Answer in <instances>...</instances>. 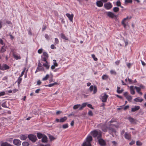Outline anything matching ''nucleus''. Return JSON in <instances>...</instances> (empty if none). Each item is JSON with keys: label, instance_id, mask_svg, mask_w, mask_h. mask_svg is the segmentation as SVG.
<instances>
[{"label": "nucleus", "instance_id": "43", "mask_svg": "<svg viewBox=\"0 0 146 146\" xmlns=\"http://www.w3.org/2000/svg\"><path fill=\"white\" fill-rule=\"evenodd\" d=\"M110 73L111 74H113L114 75H115L117 73L115 70H111L110 71Z\"/></svg>", "mask_w": 146, "mask_h": 146}, {"label": "nucleus", "instance_id": "62", "mask_svg": "<svg viewBox=\"0 0 146 146\" xmlns=\"http://www.w3.org/2000/svg\"><path fill=\"white\" fill-rule=\"evenodd\" d=\"M129 107V106L128 105L126 106H125L124 108V110H126Z\"/></svg>", "mask_w": 146, "mask_h": 146}, {"label": "nucleus", "instance_id": "13", "mask_svg": "<svg viewBox=\"0 0 146 146\" xmlns=\"http://www.w3.org/2000/svg\"><path fill=\"white\" fill-rule=\"evenodd\" d=\"M13 142L15 145L17 146L20 145L21 143V141L19 140L16 139L13 140Z\"/></svg>", "mask_w": 146, "mask_h": 146}, {"label": "nucleus", "instance_id": "35", "mask_svg": "<svg viewBox=\"0 0 146 146\" xmlns=\"http://www.w3.org/2000/svg\"><path fill=\"white\" fill-rule=\"evenodd\" d=\"M81 105L80 104L75 105L73 107V109L74 110H76Z\"/></svg>", "mask_w": 146, "mask_h": 146}, {"label": "nucleus", "instance_id": "26", "mask_svg": "<svg viewBox=\"0 0 146 146\" xmlns=\"http://www.w3.org/2000/svg\"><path fill=\"white\" fill-rule=\"evenodd\" d=\"M42 142L43 143H46L47 142V138L46 136H44L42 137Z\"/></svg>", "mask_w": 146, "mask_h": 146}, {"label": "nucleus", "instance_id": "23", "mask_svg": "<svg viewBox=\"0 0 146 146\" xmlns=\"http://www.w3.org/2000/svg\"><path fill=\"white\" fill-rule=\"evenodd\" d=\"M1 70H5L8 69L9 68V67L7 65L5 64L1 66Z\"/></svg>", "mask_w": 146, "mask_h": 146}, {"label": "nucleus", "instance_id": "30", "mask_svg": "<svg viewBox=\"0 0 146 146\" xmlns=\"http://www.w3.org/2000/svg\"><path fill=\"white\" fill-rule=\"evenodd\" d=\"M120 87H119V86H117V92L118 93H119V94H120V93H122L123 92V89H122L121 90H120Z\"/></svg>", "mask_w": 146, "mask_h": 146}, {"label": "nucleus", "instance_id": "55", "mask_svg": "<svg viewBox=\"0 0 146 146\" xmlns=\"http://www.w3.org/2000/svg\"><path fill=\"white\" fill-rule=\"evenodd\" d=\"M87 106H88V107L90 108H91V109H94V108L92 106L91 104H87Z\"/></svg>", "mask_w": 146, "mask_h": 146}, {"label": "nucleus", "instance_id": "37", "mask_svg": "<svg viewBox=\"0 0 146 146\" xmlns=\"http://www.w3.org/2000/svg\"><path fill=\"white\" fill-rule=\"evenodd\" d=\"M22 145L23 146H28L29 145V144L28 142L25 141L22 143Z\"/></svg>", "mask_w": 146, "mask_h": 146}, {"label": "nucleus", "instance_id": "20", "mask_svg": "<svg viewBox=\"0 0 146 146\" xmlns=\"http://www.w3.org/2000/svg\"><path fill=\"white\" fill-rule=\"evenodd\" d=\"M101 129L104 132H107L108 129V127L105 125H102Z\"/></svg>", "mask_w": 146, "mask_h": 146}, {"label": "nucleus", "instance_id": "54", "mask_svg": "<svg viewBox=\"0 0 146 146\" xmlns=\"http://www.w3.org/2000/svg\"><path fill=\"white\" fill-rule=\"evenodd\" d=\"M50 48L52 49H54L56 48V47L54 46V44H52L50 46Z\"/></svg>", "mask_w": 146, "mask_h": 146}, {"label": "nucleus", "instance_id": "49", "mask_svg": "<svg viewBox=\"0 0 146 146\" xmlns=\"http://www.w3.org/2000/svg\"><path fill=\"white\" fill-rule=\"evenodd\" d=\"M88 115L90 116H92L93 115V113L92 111L91 110H89L88 113Z\"/></svg>", "mask_w": 146, "mask_h": 146}, {"label": "nucleus", "instance_id": "17", "mask_svg": "<svg viewBox=\"0 0 146 146\" xmlns=\"http://www.w3.org/2000/svg\"><path fill=\"white\" fill-rule=\"evenodd\" d=\"M45 63H44L43 64V66L47 70L49 69L50 68L49 63L48 61L45 62Z\"/></svg>", "mask_w": 146, "mask_h": 146}, {"label": "nucleus", "instance_id": "12", "mask_svg": "<svg viewBox=\"0 0 146 146\" xmlns=\"http://www.w3.org/2000/svg\"><path fill=\"white\" fill-rule=\"evenodd\" d=\"M109 133L111 134L113 137H114V136L113 134V133H115L116 132L115 129L113 128H111V127H110L109 128Z\"/></svg>", "mask_w": 146, "mask_h": 146}, {"label": "nucleus", "instance_id": "48", "mask_svg": "<svg viewBox=\"0 0 146 146\" xmlns=\"http://www.w3.org/2000/svg\"><path fill=\"white\" fill-rule=\"evenodd\" d=\"M92 57L94 59L95 61H97L98 60V58L95 57V56L94 54L92 55Z\"/></svg>", "mask_w": 146, "mask_h": 146}, {"label": "nucleus", "instance_id": "51", "mask_svg": "<svg viewBox=\"0 0 146 146\" xmlns=\"http://www.w3.org/2000/svg\"><path fill=\"white\" fill-rule=\"evenodd\" d=\"M53 61L54 62H53V65L55 66H57L58 65V64L56 62V60H53Z\"/></svg>", "mask_w": 146, "mask_h": 146}, {"label": "nucleus", "instance_id": "53", "mask_svg": "<svg viewBox=\"0 0 146 146\" xmlns=\"http://www.w3.org/2000/svg\"><path fill=\"white\" fill-rule=\"evenodd\" d=\"M139 88H140V89L141 90V89H143L145 88V87L142 84H140L139 85V86L138 87Z\"/></svg>", "mask_w": 146, "mask_h": 146}, {"label": "nucleus", "instance_id": "8", "mask_svg": "<svg viewBox=\"0 0 146 146\" xmlns=\"http://www.w3.org/2000/svg\"><path fill=\"white\" fill-rule=\"evenodd\" d=\"M124 95L127 100L130 102H131L132 99V97L130 95H128V93L126 92L124 93Z\"/></svg>", "mask_w": 146, "mask_h": 146}, {"label": "nucleus", "instance_id": "42", "mask_svg": "<svg viewBox=\"0 0 146 146\" xmlns=\"http://www.w3.org/2000/svg\"><path fill=\"white\" fill-rule=\"evenodd\" d=\"M59 41L58 39L57 38H55L54 42V44L56 45V44H58L59 43Z\"/></svg>", "mask_w": 146, "mask_h": 146}, {"label": "nucleus", "instance_id": "16", "mask_svg": "<svg viewBox=\"0 0 146 146\" xmlns=\"http://www.w3.org/2000/svg\"><path fill=\"white\" fill-rule=\"evenodd\" d=\"M128 119L130 122L132 124H136V120L133 118L131 117H129L128 118Z\"/></svg>", "mask_w": 146, "mask_h": 146}, {"label": "nucleus", "instance_id": "38", "mask_svg": "<svg viewBox=\"0 0 146 146\" xmlns=\"http://www.w3.org/2000/svg\"><path fill=\"white\" fill-rule=\"evenodd\" d=\"M113 11L115 12H118L119 10V9L117 7H114L113 9Z\"/></svg>", "mask_w": 146, "mask_h": 146}, {"label": "nucleus", "instance_id": "52", "mask_svg": "<svg viewBox=\"0 0 146 146\" xmlns=\"http://www.w3.org/2000/svg\"><path fill=\"white\" fill-rule=\"evenodd\" d=\"M116 5L118 6H121V3L119 1H118L116 3Z\"/></svg>", "mask_w": 146, "mask_h": 146}, {"label": "nucleus", "instance_id": "63", "mask_svg": "<svg viewBox=\"0 0 146 146\" xmlns=\"http://www.w3.org/2000/svg\"><path fill=\"white\" fill-rule=\"evenodd\" d=\"M25 72V70H24L21 72V74L20 76L22 77L24 75Z\"/></svg>", "mask_w": 146, "mask_h": 146}, {"label": "nucleus", "instance_id": "2", "mask_svg": "<svg viewBox=\"0 0 146 146\" xmlns=\"http://www.w3.org/2000/svg\"><path fill=\"white\" fill-rule=\"evenodd\" d=\"M91 135L94 137H97L98 139H99L101 137L102 134L100 132H98L96 130H94L91 132Z\"/></svg>", "mask_w": 146, "mask_h": 146}, {"label": "nucleus", "instance_id": "64", "mask_svg": "<svg viewBox=\"0 0 146 146\" xmlns=\"http://www.w3.org/2000/svg\"><path fill=\"white\" fill-rule=\"evenodd\" d=\"M45 37L46 39H47V40L48 39L49 36H48V35H47V34H46L45 35Z\"/></svg>", "mask_w": 146, "mask_h": 146}, {"label": "nucleus", "instance_id": "1", "mask_svg": "<svg viewBox=\"0 0 146 146\" xmlns=\"http://www.w3.org/2000/svg\"><path fill=\"white\" fill-rule=\"evenodd\" d=\"M92 140V138L91 136L90 135L88 136L82 144V146H92L91 142Z\"/></svg>", "mask_w": 146, "mask_h": 146}, {"label": "nucleus", "instance_id": "47", "mask_svg": "<svg viewBox=\"0 0 146 146\" xmlns=\"http://www.w3.org/2000/svg\"><path fill=\"white\" fill-rule=\"evenodd\" d=\"M136 145L138 146H141L142 145V143L140 141H138L136 142Z\"/></svg>", "mask_w": 146, "mask_h": 146}, {"label": "nucleus", "instance_id": "29", "mask_svg": "<svg viewBox=\"0 0 146 146\" xmlns=\"http://www.w3.org/2000/svg\"><path fill=\"white\" fill-rule=\"evenodd\" d=\"M67 117L66 116H64L62 118H61L60 120V122H64L67 120Z\"/></svg>", "mask_w": 146, "mask_h": 146}, {"label": "nucleus", "instance_id": "25", "mask_svg": "<svg viewBox=\"0 0 146 146\" xmlns=\"http://www.w3.org/2000/svg\"><path fill=\"white\" fill-rule=\"evenodd\" d=\"M27 138V136L25 135H22L20 137V139L21 140H25Z\"/></svg>", "mask_w": 146, "mask_h": 146}, {"label": "nucleus", "instance_id": "21", "mask_svg": "<svg viewBox=\"0 0 146 146\" xmlns=\"http://www.w3.org/2000/svg\"><path fill=\"white\" fill-rule=\"evenodd\" d=\"M125 137L126 139L128 140L130 139L131 137V135L129 133H125Z\"/></svg>", "mask_w": 146, "mask_h": 146}, {"label": "nucleus", "instance_id": "57", "mask_svg": "<svg viewBox=\"0 0 146 146\" xmlns=\"http://www.w3.org/2000/svg\"><path fill=\"white\" fill-rule=\"evenodd\" d=\"M42 50H43L41 48L39 49V50H38V52L39 54H40L42 52Z\"/></svg>", "mask_w": 146, "mask_h": 146}, {"label": "nucleus", "instance_id": "39", "mask_svg": "<svg viewBox=\"0 0 146 146\" xmlns=\"http://www.w3.org/2000/svg\"><path fill=\"white\" fill-rule=\"evenodd\" d=\"M37 136L39 139H40L42 137L43 135L41 133H37Z\"/></svg>", "mask_w": 146, "mask_h": 146}, {"label": "nucleus", "instance_id": "27", "mask_svg": "<svg viewBox=\"0 0 146 146\" xmlns=\"http://www.w3.org/2000/svg\"><path fill=\"white\" fill-rule=\"evenodd\" d=\"M44 70V68L42 66L41 67H37V69L36 71L35 72H37L40 71H43Z\"/></svg>", "mask_w": 146, "mask_h": 146}, {"label": "nucleus", "instance_id": "36", "mask_svg": "<svg viewBox=\"0 0 146 146\" xmlns=\"http://www.w3.org/2000/svg\"><path fill=\"white\" fill-rule=\"evenodd\" d=\"M49 75L48 74H47L46 76L42 79V80L43 81H45L47 80L48 78L49 77Z\"/></svg>", "mask_w": 146, "mask_h": 146}, {"label": "nucleus", "instance_id": "18", "mask_svg": "<svg viewBox=\"0 0 146 146\" xmlns=\"http://www.w3.org/2000/svg\"><path fill=\"white\" fill-rule=\"evenodd\" d=\"M97 6L99 7H101L103 6V3L100 0L97 1L96 2Z\"/></svg>", "mask_w": 146, "mask_h": 146}, {"label": "nucleus", "instance_id": "11", "mask_svg": "<svg viewBox=\"0 0 146 146\" xmlns=\"http://www.w3.org/2000/svg\"><path fill=\"white\" fill-rule=\"evenodd\" d=\"M13 56L14 58L16 60L20 59L21 58L19 54L15 52H13Z\"/></svg>", "mask_w": 146, "mask_h": 146}, {"label": "nucleus", "instance_id": "61", "mask_svg": "<svg viewBox=\"0 0 146 146\" xmlns=\"http://www.w3.org/2000/svg\"><path fill=\"white\" fill-rule=\"evenodd\" d=\"M41 82L40 81V80H39L37 81V84L38 85H40L41 84Z\"/></svg>", "mask_w": 146, "mask_h": 146}, {"label": "nucleus", "instance_id": "3", "mask_svg": "<svg viewBox=\"0 0 146 146\" xmlns=\"http://www.w3.org/2000/svg\"><path fill=\"white\" fill-rule=\"evenodd\" d=\"M41 60L45 62L48 61L47 60L49 56L48 53L46 52H44L41 56Z\"/></svg>", "mask_w": 146, "mask_h": 146}, {"label": "nucleus", "instance_id": "34", "mask_svg": "<svg viewBox=\"0 0 146 146\" xmlns=\"http://www.w3.org/2000/svg\"><path fill=\"white\" fill-rule=\"evenodd\" d=\"M1 146H9V144L6 142H2Z\"/></svg>", "mask_w": 146, "mask_h": 146}, {"label": "nucleus", "instance_id": "50", "mask_svg": "<svg viewBox=\"0 0 146 146\" xmlns=\"http://www.w3.org/2000/svg\"><path fill=\"white\" fill-rule=\"evenodd\" d=\"M18 90H17L16 89H13V90H10V93H12L13 92L14 93H15Z\"/></svg>", "mask_w": 146, "mask_h": 146}, {"label": "nucleus", "instance_id": "10", "mask_svg": "<svg viewBox=\"0 0 146 146\" xmlns=\"http://www.w3.org/2000/svg\"><path fill=\"white\" fill-rule=\"evenodd\" d=\"M98 141L99 144L102 146H104L106 145L105 141L102 139H98Z\"/></svg>", "mask_w": 146, "mask_h": 146}, {"label": "nucleus", "instance_id": "40", "mask_svg": "<svg viewBox=\"0 0 146 146\" xmlns=\"http://www.w3.org/2000/svg\"><path fill=\"white\" fill-rule=\"evenodd\" d=\"M22 78H21V77L19 76L18 80H17V83L19 84L22 81Z\"/></svg>", "mask_w": 146, "mask_h": 146}, {"label": "nucleus", "instance_id": "22", "mask_svg": "<svg viewBox=\"0 0 146 146\" xmlns=\"http://www.w3.org/2000/svg\"><path fill=\"white\" fill-rule=\"evenodd\" d=\"M130 92L131 94L133 95L135 94V92L134 89V86H130Z\"/></svg>", "mask_w": 146, "mask_h": 146}, {"label": "nucleus", "instance_id": "32", "mask_svg": "<svg viewBox=\"0 0 146 146\" xmlns=\"http://www.w3.org/2000/svg\"><path fill=\"white\" fill-rule=\"evenodd\" d=\"M58 84V83L56 82H55L53 83L50 84L48 85H46L45 86H48L50 87L53 86L55 85H57Z\"/></svg>", "mask_w": 146, "mask_h": 146}, {"label": "nucleus", "instance_id": "9", "mask_svg": "<svg viewBox=\"0 0 146 146\" xmlns=\"http://www.w3.org/2000/svg\"><path fill=\"white\" fill-rule=\"evenodd\" d=\"M104 6L106 9L109 10L112 8V5L109 2L105 4Z\"/></svg>", "mask_w": 146, "mask_h": 146}, {"label": "nucleus", "instance_id": "56", "mask_svg": "<svg viewBox=\"0 0 146 146\" xmlns=\"http://www.w3.org/2000/svg\"><path fill=\"white\" fill-rule=\"evenodd\" d=\"M116 121V120L114 119H112L110 121H109L110 123H112Z\"/></svg>", "mask_w": 146, "mask_h": 146}, {"label": "nucleus", "instance_id": "45", "mask_svg": "<svg viewBox=\"0 0 146 146\" xmlns=\"http://www.w3.org/2000/svg\"><path fill=\"white\" fill-rule=\"evenodd\" d=\"M132 2V0H125V4L128 3H131Z\"/></svg>", "mask_w": 146, "mask_h": 146}, {"label": "nucleus", "instance_id": "58", "mask_svg": "<svg viewBox=\"0 0 146 146\" xmlns=\"http://www.w3.org/2000/svg\"><path fill=\"white\" fill-rule=\"evenodd\" d=\"M87 103H83L82 105V106L83 107V108H84L87 105Z\"/></svg>", "mask_w": 146, "mask_h": 146}, {"label": "nucleus", "instance_id": "14", "mask_svg": "<svg viewBox=\"0 0 146 146\" xmlns=\"http://www.w3.org/2000/svg\"><path fill=\"white\" fill-rule=\"evenodd\" d=\"M107 15L109 17L111 18H113L116 17L113 13L110 11L107 12Z\"/></svg>", "mask_w": 146, "mask_h": 146}, {"label": "nucleus", "instance_id": "33", "mask_svg": "<svg viewBox=\"0 0 146 146\" xmlns=\"http://www.w3.org/2000/svg\"><path fill=\"white\" fill-rule=\"evenodd\" d=\"M108 78V76L107 75L104 74L102 76V79L103 80H107Z\"/></svg>", "mask_w": 146, "mask_h": 146}, {"label": "nucleus", "instance_id": "5", "mask_svg": "<svg viewBox=\"0 0 146 146\" xmlns=\"http://www.w3.org/2000/svg\"><path fill=\"white\" fill-rule=\"evenodd\" d=\"M132 18L131 16H127L126 18L123 19L121 21V23L122 25H123L124 28H125L126 27L127 25L125 23V22L127 20L130 19Z\"/></svg>", "mask_w": 146, "mask_h": 146}, {"label": "nucleus", "instance_id": "31", "mask_svg": "<svg viewBox=\"0 0 146 146\" xmlns=\"http://www.w3.org/2000/svg\"><path fill=\"white\" fill-rule=\"evenodd\" d=\"M60 36L62 38L65 39L66 40H68V38L66 37L65 35L63 33H61L60 34Z\"/></svg>", "mask_w": 146, "mask_h": 146}, {"label": "nucleus", "instance_id": "15", "mask_svg": "<svg viewBox=\"0 0 146 146\" xmlns=\"http://www.w3.org/2000/svg\"><path fill=\"white\" fill-rule=\"evenodd\" d=\"M66 15L68 18L69 20L71 21L72 22L74 15L73 14L70 15L69 13H66Z\"/></svg>", "mask_w": 146, "mask_h": 146}, {"label": "nucleus", "instance_id": "6", "mask_svg": "<svg viewBox=\"0 0 146 146\" xmlns=\"http://www.w3.org/2000/svg\"><path fill=\"white\" fill-rule=\"evenodd\" d=\"M28 137L29 139L33 142H35L37 139L36 136L33 134H30Z\"/></svg>", "mask_w": 146, "mask_h": 146}, {"label": "nucleus", "instance_id": "46", "mask_svg": "<svg viewBox=\"0 0 146 146\" xmlns=\"http://www.w3.org/2000/svg\"><path fill=\"white\" fill-rule=\"evenodd\" d=\"M6 50V48H5L3 46L1 48L0 50V52H4Z\"/></svg>", "mask_w": 146, "mask_h": 146}, {"label": "nucleus", "instance_id": "60", "mask_svg": "<svg viewBox=\"0 0 146 146\" xmlns=\"http://www.w3.org/2000/svg\"><path fill=\"white\" fill-rule=\"evenodd\" d=\"M5 93L4 92H2L0 93V97L3 96L5 94Z\"/></svg>", "mask_w": 146, "mask_h": 146}, {"label": "nucleus", "instance_id": "4", "mask_svg": "<svg viewBox=\"0 0 146 146\" xmlns=\"http://www.w3.org/2000/svg\"><path fill=\"white\" fill-rule=\"evenodd\" d=\"M101 100L103 102H106L108 97V95L106 93L102 94L101 96Z\"/></svg>", "mask_w": 146, "mask_h": 146}, {"label": "nucleus", "instance_id": "59", "mask_svg": "<svg viewBox=\"0 0 146 146\" xmlns=\"http://www.w3.org/2000/svg\"><path fill=\"white\" fill-rule=\"evenodd\" d=\"M38 67H41V66H42V64H41V63H40V62L39 60L38 61Z\"/></svg>", "mask_w": 146, "mask_h": 146}, {"label": "nucleus", "instance_id": "19", "mask_svg": "<svg viewBox=\"0 0 146 146\" xmlns=\"http://www.w3.org/2000/svg\"><path fill=\"white\" fill-rule=\"evenodd\" d=\"M140 108L139 106H135L134 108H132L131 111L132 112H135L139 110Z\"/></svg>", "mask_w": 146, "mask_h": 146}, {"label": "nucleus", "instance_id": "41", "mask_svg": "<svg viewBox=\"0 0 146 146\" xmlns=\"http://www.w3.org/2000/svg\"><path fill=\"white\" fill-rule=\"evenodd\" d=\"M68 127V123L64 124L62 126V128L64 129L67 128Z\"/></svg>", "mask_w": 146, "mask_h": 146}, {"label": "nucleus", "instance_id": "24", "mask_svg": "<svg viewBox=\"0 0 146 146\" xmlns=\"http://www.w3.org/2000/svg\"><path fill=\"white\" fill-rule=\"evenodd\" d=\"M135 89H136L137 92L139 94L141 95H142V93L141 92H140L141 90L140 89V88H139L138 87L135 86Z\"/></svg>", "mask_w": 146, "mask_h": 146}, {"label": "nucleus", "instance_id": "44", "mask_svg": "<svg viewBox=\"0 0 146 146\" xmlns=\"http://www.w3.org/2000/svg\"><path fill=\"white\" fill-rule=\"evenodd\" d=\"M49 137L51 141L55 139V138H54L53 136L50 135L49 136Z\"/></svg>", "mask_w": 146, "mask_h": 146}, {"label": "nucleus", "instance_id": "7", "mask_svg": "<svg viewBox=\"0 0 146 146\" xmlns=\"http://www.w3.org/2000/svg\"><path fill=\"white\" fill-rule=\"evenodd\" d=\"M89 89L91 92H92L93 90V94H95L97 92V87L95 86H94L92 85L89 88Z\"/></svg>", "mask_w": 146, "mask_h": 146}, {"label": "nucleus", "instance_id": "28", "mask_svg": "<svg viewBox=\"0 0 146 146\" xmlns=\"http://www.w3.org/2000/svg\"><path fill=\"white\" fill-rule=\"evenodd\" d=\"M134 101L136 102H141L143 101V99L139 98H137L134 99Z\"/></svg>", "mask_w": 146, "mask_h": 146}]
</instances>
